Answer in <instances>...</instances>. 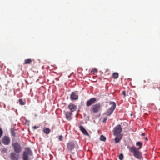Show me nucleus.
<instances>
[{"instance_id": "nucleus-19", "label": "nucleus", "mask_w": 160, "mask_h": 160, "mask_svg": "<svg viewBox=\"0 0 160 160\" xmlns=\"http://www.w3.org/2000/svg\"><path fill=\"white\" fill-rule=\"evenodd\" d=\"M112 77L114 79H117L118 77V74L117 72H114L112 74Z\"/></svg>"}, {"instance_id": "nucleus-8", "label": "nucleus", "mask_w": 160, "mask_h": 160, "mask_svg": "<svg viewBox=\"0 0 160 160\" xmlns=\"http://www.w3.org/2000/svg\"><path fill=\"white\" fill-rule=\"evenodd\" d=\"M70 98L72 100L77 99L78 98V92L77 91L72 92L71 94Z\"/></svg>"}, {"instance_id": "nucleus-3", "label": "nucleus", "mask_w": 160, "mask_h": 160, "mask_svg": "<svg viewBox=\"0 0 160 160\" xmlns=\"http://www.w3.org/2000/svg\"><path fill=\"white\" fill-rule=\"evenodd\" d=\"M101 109V104L100 103H97L92 105L90 109L91 112L96 113L100 110Z\"/></svg>"}, {"instance_id": "nucleus-4", "label": "nucleus", "mask_w": 160, "mask_h": 160, "mask_svg": "<svg viewBox=\"0 0 160 160\" xmlns=\"http://www.w3.org/2000/svg\"><path fill=\"white\" fill-rule=\"evenodd\" d=\"M12 145L15 152L19 153L21 151L22 148L18 142L12 143Z\"/></svg>"}, {"instance_id": "nucleus-13", "label": "nucleus", "mask_w": 160, "mask_h": 160, "mask_svg": "<svg viewBox=\"0 0 160 160\" xmlns=\"http://www.w3.org/2000/svg\"><path fill=\"white\" fill-rule=\"evenodd\" d=\"M116 136L115 138V141L116 143H118L121 139L122 138V134H119L118 135H114Z\"/></svg>"}, {"instance_id": "nucleus-29", "label": "nucleus", "mask_w": 160, "mask_h": 160, "mask_svg": "<svg viewBox=\"0 0 160 160\" xmlns=\"http://www.w3.org/2000/svg\"><path fill=\"white\" fill-rule=\"evenodd\" d=\"M122 94L124 95V97L126 96V92L125 91H123L122 92Z\"/></svg>"}, {"instance_id": "nucleus-26", "label": "nucleus", "mask_w": 160, "mask_h": 160, "mask_svg": "<svg viewBox=\"0 0 160 160\" xmlns=\"http://www.w3.org/2000/svg\"><path fill=\"white\" fill-rule=\"evenodd\" d=\"M58 139L60 141H62L63 139V136L62 135H60L58 137Z\"/></svg>"}, {"instance_id": "nucleus-14", "label": "nucleus", "mask_w": 160, "mask_h": 160, "mask_svg": "<svg viewBox=\"0 0 160 160\" xmlns=\"http://www.w3.org/2000/svg\"><path fill=\"white\" fill-rule=\"evenodd\" d=\"M79 128L80 130L82 131V132L83 133L86 135L89 136V135L86 130L82 126H79Z\"/></svg>"}, {"instance_id": "nucleus-21", "label": "nucleus", "mask_w": 160, "mask_h": 160, "mask_svg": "<svg viewBox=\"0 0 160 160\" xmlns=\"http://www.w3.org/2000/svg\"><path fill=\"white\" fill-rule=\"evenodd\" d=\"M11 132L12 136H13L14 137H15L16 136V133L13 129L12 128L11 129Z\"/></svg>"}, {"instance_id": "nucleus-15", "label": "nucleus", "mask_w": 160, "mask_h": 160, "mask_svg": "<svg viewBox=\"0 0 160 160\" xmlns=\"http://www.w3.org/2000/svg\"><path fill=\"white\" fill-rule=\"evenodd\" d=\"M109 105H111L109 108L114 110L116 106V103L114 102L110 101L109 102Z\"/></svg>"}, {"instance_id": "nucleus-5", "label": "nucleus", "mask_w": 160, "mask_h": 160, "mask_svg": "<svg viewBox=\"0 0 160 160\" xmlns=\"http://www.w3.org/2000/svg\"><path fill=\"white\" fill-rule=\"evenodd\" d=\"M122 131V128L121 125H118L114 128L113 134L114 135L122 134L121 132Z\"/></svg>"}, {"instance_id": "nucleus-20", "label": "nucleus", "mask_w": 160, "mask_h": 160, "mask_svg": "<svg viewBox=\"0 0 160 160\" xmlns=\"http://www.w3.org/2000/svg\"><path fill=\"white\" fill-rule=\"evenodd\" d=\"M136 145L139 146V147L137 149H140L142 146V144L140 142H138L136 143Z\"/></svg>"}, {"instance_id": "nucleus-16", "label": "nucleus", "mask_w": 160, "mask_h": 160, "mask_svg": "<svg viewBox=\"0 0 160 160\" xmlns=\"http://www.w3.org/2000/svg\"><path fill=\"white\" fill-rule=\"evenodd\" d=\"M113 111V110L111 108H109L107 109V111L105 113V114L108 116H110L112 114Z\"/></svg>"}, {"instance_id": "nucleus-28", "label": "nucleus", "mask_w": 160, "mask_h": 160, "mask_svg": "<svg viewBox=\"0 0 160 160\" xmlns=\"http://www.w3.org/2000/svg\"><path fill=\"white\" fill-rule=\"evenodd\" d=\"M107 118H106V117L104 118V119H103V121H102V122H103V123H105V122H106V121H107Z\"/></svg>"}, {"instance_id": "nucleus-30", "label": "nucleus", "mask_w": 160, "mask_h": 160, "mask_svg": "<svg viewBox=\"0 0 160 160\" xmlns=\"http://www.w3.org/2000/svg\"><path fill=\"white\" fill-rule=\"evenodd\" d=\"M97 71V69L96 68H94V69H93V70L91 71L92 72H96Z\"/></svg>"}, {"instance_id": "nucleus-18", "label": "nucleus", "mask_w": 160, "mask_h": 160, "mask_svg": "<svg viewBox=\"0 0 160 160\" xmlns=\"http://www.w3.org/2000/svg\"><path fill=\"white\" fill-rule=\"evenodd\" d=\"M32 60L31 59H26L25 60L24 64H30L31 63Z\"/></svg>"}, {"instance_id": "nucleus-12", "label": "nucleus", "mask_w": 160, "mask_h": 160, "mask_svg": "<svg viewBox=\"0 0 160 160\" xmlns=\"http://www.w3.org/2000/svg\"><path fill=\"white\" fill-rule=\"evenodd\" d=\"M72 112H66L65 115L67 119L68 120H70L72 118Z\"/></svg>"}, {"instance_id": "nucleus-2", "label": "nucleus", "mask_w": 160, "mask_h": 160, "mask_svg": "<svg viewBox=\"0 0 160 160\" xmlns=\"http://www.w3.org/2000/svg\"><path fill=\"white\" fill-rule=\"evenodd\" d=\"M32 155V152L30 148H25V151L23 152V160H28L29 156H31Z\"/></svg>"}, {"instance_id": "nucleus-24", "label": "nucleus", "mask_w": 160, "mask_h": 160, "mask_svg": "<svg viewBox=\"0 0 160 160\" xmlns=\"http://www.w3.org/2000/svg\"><path fill=\"white\" fill-rule=\"evenodd\" d=\"M8 149L5 148H4L2 150V152L6 153L7 152Z\"/></svg>"}, {"instance_id": "nucleus-27", "label": "nucleus", "mask_w": 160, "mask_h": 160, "mask_svg": "<svg viewBox=\"0 0 160 160\" xmlns=\"http://www.w3.org/2000/svg\"><path fill=\"white\" fill-rule=\"evenodd\" d=\"M3 131L2 129L0 128V137H1L3 134Z\"/></svg>"}, {"instance_id": "nucleus-34", "label": "nucleus", "mask_w": 160, "mask_h": 160, "mask_svg": "<svg viewBox=\"0 0 160 160\" xmlns=\"http://www.w3.org/2000/svg\"><path fill=\"white\" fill-rule=\"evenodd\" d=\"M56 79H57V80H58V78H57Z\"/></svg>"}, {"instance_id": "nucleus-10", "label": "nucleus", "mask_w": 160, "mask_h": 160, "mask_svg": "<svg viewBox=\"0 0 160 160\" xmlns=\"http://www.w3.org/2000/svg\"><path fill=\"white\" fill-rule=\"evenodd\" d=\"M96 101V99L95 98H92L87 101L86 103V106L88 107L91 106L94 104Z\"/></svg>"}, {"instance_id": "nucleus-17", "label": "nucleus", "mask_w": 160, "mask_h": 160, "mask_svg": "<svg viewBox=\"0 0 160 160\" xmlns=\"http://www.w3.org/2000/svg\"><path fill=\"white\" fill-rule=\"evenodd\" d=\"M50 131V129L49 128L44 127L43 128V132L46 134H49Z\"/></svg>"}, {"instance_id": "nucleus-31", "label": "nucleus", "mask_w": 160, "mask_h": 160, "mask_svg": "<svg viewBox=\"0 0 160 160\" xmlns=\"http://www.w3.org/2000/svg\"><path fill=\"white\" fill-rule=\"evenodd\" d=\"M39 127V126L37 127L36 126H34L33 128L34 129H36L37 128H38Z\"/></svg>"}, {"instance_id": "nucleus-1", "label": "nucleus", "mask_w": 160, "mask_h": 160, "mask_svg": "<svg viewBox=\"0 0 160 160\" xmlns=\"http://www.w3.org/2000/svg\"><path fill=\"white\" fill-rule=\"evenodd\" d=\"M129 149L130 152L133 153L134 156L137 159H141L142 158L141 152L139 151V150L137 149L135 146L129 148Z\"/></svg>"}, {"instance_id": "nucleus-22", "label": "nucleus", "mask_w": 160, "mask_h": 160, "mask_svg": "<svg viewBox=\"0 0 160 160\" xmlns=\"http://www.w3.org/2000/svg\"><path fill=\"white\" fill-rule=\"evenodd\" d=\"M100 139L101 141H104L106 139V138L103 135H102L100 138Z\"/></svg>"}, {"instance_id": "nucleus-32", "label": "nucleus", "mask_w": 160, "mask_h": 160, "mask_svg": "<svg viewBox=\"0 0 160 160\" xmlns=\"http://www.w3.org/2000/svg\"><path fill=\"white\" fill-rule=\"evenodd\" d=\"M145 135V133H142V134H141V135H142V136H144Z\"/></svg>"}, {"instance_id": "nucleus-9", "label": "nucleus", "mask_w": 160, "mask_h": 160, "mask_svg": "<svg viewBox=\"0 0 160 160\" xmlns=\"http://www.w3.org/2000/svg\"><path fill=\"white\" fill-rule=\"evenodd\" d=\"M19 157V155L17 154L15 152L11 153L10 156L11 160H18Z\"/></svg>"}, {"instance_id": "nucleus-25", "label": "nucleus", "mask_w": 160, "mask_h": 160, "mask_svg": "<svg viewBox=\"0 0 160 160\" xmlns=\"http://www.w3.org/2000/svg\"><path fill=\"white\" fill-rule=\"evenodd\" d=\"M119 158L120 160H122L123 159V155L122 154H121L119 155Z\"/></svg>"}, {"instance_id": "nucleus-11", "label": "nucleus", "mask_w": 160, "mask_h": 160, "mask_svg": "<svg viewBox=\"0 0 160 160\" xmlns=\"http://www.w3.org/2000/svg\"><path fill=\"white\" fill-rule=\"evenodd\" d=\"M68 107L70 110V112H73L76 111L77 109V107L73 103H70L68 105Z\"/></svg>"}, {"instance_id": "nucleus-23", "label": "nucleus", "mask_w": 160, "mask_h": 160, "mask_svg": "<svg viewBox=\"0 0 160 160\" xmlns=\"http://www.w3.org/2000/svg\"><path fill=\"white\" fill-rule=\"evenodd\" d=\"M19 101L20 104L21 105H24L25 104V102H24L22 101V100L21 99H19Z\"/></svg>"}, {"instance_id": "nucleus-33", "label": "nucleus", "mask_w": 160, "mask_h": 160, "mask_svg": "<svg viewBox=\"0 0 160 160\" xmlns=\"http://www.w3.org/2000/svg\"><path fill=\"white\" fill-rule=\"evenodd\" d=\"M145 139L146 140V141H148V138L147 137H145Z\"/></svg>"}, {"instance_id": "nucleus-6", "label": "nucleus", "mask_w": 160, "mask_h": 160, "mask_svg": "<svg viewBox=\"0 0 160 160\" xmlns=\"http://www.w3.org/2000/svg\"><path fill=\"white\" fill-rule=\"evenodd\" d=\"M67 148L68 151L71 152L75 147V144L73 141H71L67 144Z\"/></svg>"}, {"instance_id": "nucleus-7", "label": "nucleus", "mask_w": 160, "mask_h": 160, "mask_svg": "<svg viewBox=\"0 0 160 160\" xmlns=\"http://www.w3.org/2000/svg\"><path fill=\"white\" fill-rule=\"evenodd\" d=\"M2 141L5 145H8L10 143V139L8 136H5L2 138Z\"/></svg>"}]
</instances>
